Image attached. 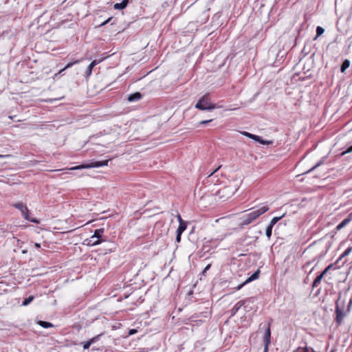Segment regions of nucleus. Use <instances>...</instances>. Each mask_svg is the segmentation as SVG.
I'll list each match as a JSON object with an SVG mask.
<instances>
[{
	"mask_svg": "<svg viewBox=\"0 0 352 352\" xmlns=\"http://www.w3.org/2000/svg\"><path fill=\"white\" fill-rule=\"evenodd\" d=\"M268 210H269L268 206H264L256 210H254V211L247 214L246 215L243 216L241 218V224L242 226H247V225L251 223L253 221H254L256 219H257L261 214L266 212Z\"/></svg>",
	"mask_w": 352,
	"mask_h": 352,
	"instance_id": "1",
	"label": "nucleus"
},
{
	"mask_svg": "<svg viewBox=\"0 0 352 352\" xmlns=\"http://www.w3.org/2000/svg\"><path fill=\"white\" fill-rule=\"evenodd\" d=\"M195 108L199 110L211 111L216 108V105L210 102L208 94L203 96L195 104Z\"/></svg>",
	"mask_w": 352,
	"mask_h": 352,
	"instance_id": "2",
	"label": "nucleus"
},
{
	"mask_svg": "<svg viewBox=\"0 0 352 352\" xmlns=\"http://www.w3.org/2000/svg\"><path fill=\"white\" fill-rule=\"evenodd\" d=\"M15 208L18 209L22 213L24 219L35 223H38L39 221L36 219H31L29 215V210L28 207L23 202L15 203L12 205Z\"/></svg>",
	"mask_w": 352,
	"mask_h": 352,
	"instance_id": "3",
	"label": "nucleus"
},
{
	"mask_svg": "<svg viewBox=\"0 0 352 352\" xmlns=\"http://www.w3.org/2000/svg\"><path fill=\"white\" fill-rule=\"evenodd\" d=\"M109 160L96 161L87 164H82L77 166H74L69 168L71 170H79L82 168H98L101 166H107Z\"/></svg>",
	"mask_w": 352,
	"mask_h": 352,
	"instance_id": "4",
	"label": "nucleus"
},
{
	"mask_svg": "<svg viewBox=\"0 0 352 352\" xmlns=\"http://www.w3.org/2000/svg\"><path fill=\"white\" fill-rule=\"evenodd\" d=\"M248 302H253L252 298L239 301L230 310L231 316H234L242 306H244L245 311H248V306L246 305Z\"/></svg>",
	"mask_w": 352,
	"mask_h": 352,
	"instance_id": "5",
	"label": "nucleus"
},
{
	"mask_svg": "<svg viewBox=\"0 0 352 352\" xmlns=\"http://www.w3.org/2000/svg\"><path fill=\"white\" fill-rule=\"evenodd\" d=\"M241 133L247 138H249L252 139L256 142H258L261 144H267H267H272V141L264 140L262 139L261 137L254 135V134H252V133H250L247 131H242V132H241Z\"/></svg>",
	"mask_w": 352,
	"mask_h": 352,
	"instance_id": "6",
	"label": "nucleus"
},
{
	"mask_svg": "<svg viewBox=\"0 0 352 352\" xmlns=\"http://www.w3.org/2000/svg\"><path fill=\"white\" fill-rule=\"evenodd\" d=\"M335 313H336L335 321H336L337 325L339 326L342 323L346 314L344 311V309L340 308L338 304H336Z\"/></svg>",
	"mask_w": 352,
	"mask_h": 352,
	"instance_id": "7",
	"label": "nucleus"
},
{
	"mask_svg": "<svg viewBox=\"0 0 352 352\" xmlns=\"http://www.w3.org/2000/svg\"><path fill=\"white\" fill-rule=\"evenodd\" d=\"M263 339L265 345L264 352H267L268 350V346L271 342L270 323H269L267 325V327L264 333Z\"/></svg>",
	"mask_w": 352,
	"mask_h": 352,
	"instance_id": "8",
	"label": "nucleus"
},
{
	"mask_svg": "<svg viewBox=\"0 0 352 352\" xmlns=\"http://www.w3.org/2000/svg\"><path fill=\"white\" fill-rule=\"evenodd\" d=\"M102 241H104L103 239H98L97 237H94V235H92L89 239H86L84 241L83 244L89 246H94L100 244Z\"/></svg>",
	"mask_w": 352,
	"mask_h": 352,
	"instance_id": "9",
	"label": "nucleus"
},
{
	"mask_svg": "<svg viewBox=\"0 0 352 352\" xmlns=\"http://www.w3.org/2000/svg\"><path fill=\"white\" fill-rule=\"evenodd\" d=\"M218 194L221 197L228 198L234 194L233 189L229 186L224 187L219 190Z\"/></svg>",
	"mask_w": 352,
	"mask_h": 352,
	"instance_id": "10",
	"label": "nucleus"
},
{
	"mask_svg": "<svg viewBox=\"0 0 352 352\" xmlns=\"http://www.w3.org/2000/svg\"><path fill=\"white\" fill-rule=\"evenodd\" d=\"M259 273H260V272H259V270H257L256 272H255L253 274H252L249 278H248L246 279V280H245L243 283H242V284H241V285H239L236 287H235V289H236V290H239V289H241L243 287V286L244 285H245L246 283H250V282H251V281H252V280H254L257 279V278H258Z\"/></svg>",
	"mask_w": 352,
	"mask_h": 352,
	"instance_id": "11",
	"label": "nucleus"
},
{
	"mask_svg": "<svg viewBox=\"0 0 352 352\" xmlns=\"http://www.w3.org/2000/svg\"><path fill=\"white\" fill-rule=\"evenodd\" d=\"M101 336L102 334H99L86 342H82L81 344L82 345L83 349L85 350L88 349L92 344L98 342L100 340Z\"/></svg>",
	"mask_w": 352,
	"mask_h": 352,
	"instance_id": "12",
	"label": "nucleus"
},
{
	"mask_svg": "<svg viewBox=\"0 0 352 352\" xmlns=\"http://www.w3.org/2000/svg\"><path fill=\"white\" fill-rule=\"evenodd\" d=\"M352 220V212H351L346 218H345L341 223H340L336 228L337 231L341 230Z\"/></svg>",
	"mask_w": 352,
	"mask_h": 352,
	"instance_id": "13",
	"label": "nucleus"
},
{
	"mask_svg": "<svg viewBox=\"0 0 352 352\" xmlns=\"http://www.w3.org/2000/svg\"><path fill=\"white\" fill-rule=\"evenodd\" d=\"M102 60H93L90 64L87 67V72H86V74H87V76H89L91 73H92V70H93V68L96 65H98L99 63H100Z\"/></svg>",
	"mask_w": 352,
	"mask_h": 352,
	"instance_id": "14",
	"label": "nucleus"
},
{
	"mask_svg": "<svg viewBox=\"0 0 352 352\" xmlns=\"http://www.w3.org/2000/svg\"><path fill=\"white\" fill-rule=\"evenodd\" d=\"M142 98V94L140 92H135L130 94L128 96V100L129 102H135L140 100Z\"/></svg>",
	"mask_w": 352,
	"mask_h": 352,
	"instance_id": "15",
	"label": "nucleus"
},
{
	"mask_svg": "<svg viewBox=\"0 0 352 352\" xmlns=\"http://www.w3.org/2000/svg\"><path fill=\"white\" fill-rule=\"evenodd\" d=\"M129 3V0H123L121 3H115L113 6L116 10H122L125 8Z\"/></svg>",
	"mask_w": 352,
	"mask_h": 352,
	"instance_id": "16",
	"label": "nucleus"
},
{
	"mask_svg": "<svg viewBox=\"0 0 352 352\" xmlns=\"http://www.w3.org/2000/svg\"><path fill=\"white\" fill-rule=\"evenodd\" d=\"M104 232V228H100L95 230L94 232V237H97L98 239H102V236Z\"/></svg>",
	"mask_w": 352,
	"mask_h": 352,
	"instance_id": "17",
	"label": "nucleus"
},
{
	"mask_svg": "<svg viewBox=\"0 0 352 352\" xmlns=\"http://www.w3.org/2000/svg\"><path fill=\"white\" fill-rule=\"evenodd\" d=\"M79 62H80V60H75V61H74V62H73V63H68V64H67V65H66L63 69H62L61 70H60V72H59L58 74H56V76H57V75H62L63 72L65 69H68V68L72 67L74 64H76V63H79Z\"/></svg>",
	"mask_w": 352,
	"mask_h": 352,
	"instance_id": "18",
	"label": "nucleus"
},
{
	"mask_svg": "<svg viewBox=\"0 0 352 352\" xmlns=\"http://www.w3.org/2000/svg\"><path fill=\"white\" fill-rule=\"evenodd\" d=\"M187 228V223L186 221L179 223V227L177 228V232L183 233Z\"/></svg>",
	"mask_w": 352,
	"mask_h": 352,
	"instance_id": "19",
	"label": "nucleus"
},
{
	"mask_svg": "<svg viewBox=\"0 0 352 352\" xmlns=\"http://www.w3.org/2000/svg\"><path fill=\"white\" fill-rule=\"evenodd\" d=\"M323 277H324L323 274H320V275H318L314 280L312 287H316L320 284V283L321 282Z\"/></svg>",
	"mask_w": 352,
	"mask_h": 352,
	"instance_id": "20",
	"label": "nucleus"
},
{
	"mask_svg": "<svg viewBox=\"0 0 352 352\" xmlns=\"http://www.w3.org/2000/svg\"><path fill=\"white\" fill-rule=\"evenodd\" d=\"M350 65V61L348 59H346L343 61L342 63L340 71L342 72H344L345 70L349 67Z\"/></svg>",
	"mask_w": 352,
	"mask_h": 352,
	"instance_id": "21",
	"label": "nucleus"
},
{
	"mask_svg": "<svg viewBox=\"0 0 352 352\" xmlns=\"http://www.w3.org/2000/svg\"><path fill=\"white\" fill-rule=\"evenodd\" d=\"M38 324L41 327H42L43 328H45V329L53 327V324L51 322H46V321H43V320H39L38 322Z\"/></svg>",
	"mask_w": 352,
	"mask_h": 352,
	"instance_id": "22",
	"label": "nucleus"
},
{
	"mask_svg": "<svg viewBox=\"0 0 352 352\" xmlns=\"http://www.w3.org/2000/svg\"><path fill=\"white\" fill-rule=\"evenodd\" d=\"M34 298V296H30L28 298H25L24 300L22 302V305L23 306L28 305L30 302H32Z\"/></svg>",
	"mask_w": 352,
	"mask_h": 352,
	"instance_id": "23",
	"label": "nucleus"
},
{
	"mask_svg": "<svg viewBox=\"0 0 352 352\" xmlns=\"http://www.w3.org/2000/svg\"><path fill=\"white\" fill-rule=\"evenodd\" d=\"M295 352H314L313 349L309 347H298Z\"/></svg>",
	"mask_w": 352,
	"mask_h": 352,
	"instance_id": "24",
	"label": "nucleus"
},
{
	"mask_svg": "<svg viewBox=\"0 0 352 352\" xmlns=\"http://www.w3.org/2000/svg\"><path fill=\"white\" fill-rule=\"evenodd\" d=\"M283 216H284V215H282V216H280V217H275L272 218V219L271 220V221H270V223L269 226H272V227H274V225H275V224H276V223L279 220H280V219L283 218Z\"/></svg>",
	"mask_w": 352,
	"mask_h": 352,
	"instance_id": "25",
	"label": "nucleus"
},
{
	"mask_svg": "<svg viewBox=\"0 0 352 352\" xmlns=\"http://www.w3.org/2000/svg\"><path fill=\"white\" fill-rule=\"evenodd\" d=\"M272 228L273 227L270 226H267L266 230H265V234L267 236L268 239H270L272 234Z\"/></svg>",
	"mask_w": 352,
	"mask_h": 352,
	"instance_id": "26",
	"label": "nucleus"
},
{
	"mask_svg": "<svg viewBox=\"0 0 352 352\" xmlns=\"http://www.w3.org/2000/svg\"><path fill=\"white\" fill-rule=\"evenodd\" d=\"M324 32V30L320 27V26H318L317 28H316V36H319L320 35H322Z\"/></svg>",
	"mask_w": 352,
	"mask_h": 352,
	"instance_id": "27",
	"label": "nucleus"
},
{
	"mask_svg": "<svg viewBox=\"0 0 352 352\" xmlns=\"http://www.w3.org/2000/svg\"><path fill=\"white\" fill-rule=\"evenodd\" d=\"M352 250V248L351 247H349L342 254H341V257H345L346 256H348L351 252Z\"/></svg>",
	"mask_w": 352,
	"mask_h": 352,
	"instance_id": "28",
	"label": "nucleus"
},
{
	"mask_svg": "<svg viewBox=\"0 0 352 352\" xmlns=\"http://www.w3.org/2000/svg\"><path fill=\"white\" fill-rule=\"evenodd\" d=\"M332 267H333V265H332V264H331V265H328V266H327V267L324 270V271L321 273V274H323V276H324L327 273V272H328L330 269H331V268H332Z\"/></svg>",
	"mask_w": 352,
	"mask_h": 352,
	"instance_id": "29",
	"label": "nucleus"
},
{
	"mask_svg": "<svg viewBox=\"0 0 352 352\" xmlns=\"http://www.w3.org/2000/svg\"><path fill=\"white\" fill-rule=\"evenodd\" d=\"M322 164V161H320L318 163H317L314 166H313L310 170H309L307 172H311L316 169L318 166H320Z\"/></svg>",
	"mask_w": 352,
	"mask_h": 352,
	"instance_id": "30",
	"label": "nucleus"
},
{
	"mask_svg": "<svg viewBox=\"0 0 352 352\" xmlns=\"http://www.w3.org/2000/svg\"><path fill=\"white\" fill-rule=\"evenodd\" d=\"M352 152V145L346 148V150L342 152V155Z\"/></svg>",
	"mask_w": 352,
	"mask_h": 352,
	"instance_id": "31",
	"label": "nucleus"
},
{
	"mask_svg": "<svg viewBox=\"0 0 352 352\" xmlns=\"http://www.w3.org/2000/svg\"><path fill=\"white\" fill-rule=\"evenodd\" d=\"M212 120H202L199 122V124L201 125H205L209 122H210Z\"/></svg>",
	"mask_w": 352,
	"mask_h": 352,
	"instance_id": "32",
	"label": "nucleus"
},
{
	"mask_svg": "<svg viewBox=\"0 0 352 352\" xmlns=\"http://www.w3.org/2000/svg\"><path fill=\"white\" fill-rule=\"evenodd\" d=\"M182 233H179V232H177V236H176V241L177 242H180L181 241V235H182Z\"/></svg>",
	"mask_w": 352,
	"mask_h": 352,
	"instance_id": "33",
	"label": "nucleus"
},
{
	"mask_svg": "<svg viewBox=\"0 0 352 352\" xmlns=\"http://www.w3.org/2000/svg\"><path fill=\"white\" fill-rule=\"evenodd\" d=\"M177 220H178V221H179V223H183V222H184V221H184V220L182 219V217H181V215H180V214H177Z\"/></svg>",
	"mask_w": 352,
	"mask_h": 352,
	"instance_id": "34",
	"label": "nucleus"
},
{
	"mask_svg": "<svg viewBox=\"0 0 352 352\" xmlns=\"http://www.w3.org/2000/svg\"><path fill=\"white\" fill-rule=\"evenodd\" d=\"M136 332H137L136 329H131L129 331V335H133V334L135 333Z\"/></svg>",
	"mask_w": 352,
	"mask_h": 352,
	"instance_id": "35",
	"label": "nucleus"
},
{
	"mask_svg": "<svg viewBox=\"0 0 352 352\" xmlns=\"http://www.w3.org/2000/svg\"><path fill=\"white\" fill-rule=\"evenodd\" d=\"M210 267V265H208L204 270L203 273H205L207 270H208Z\"/></svg>",
	"mask_w": 352,
	"mask_h": 352,
	"instance_id": "36",
	"label": "nucleus"
},
{
	"mask_svg": "<svg viewBox=\"0 0 352 352\" xmlns=\"http://www.w3.org/2000/svg\"><path fill=\"white\" fill-rule=\"evenodd\" d=\"M110 20H111V18H109L107 20H106L105 21H104V22L101 24V25H106L107 23H109V21H110Z\"/></svg>",
	"mask_w": 352,
	"mask_h": 352,
	"instance_id": "37",
	"label": "nucleus"
},
{
	"mask_svg": "<svg viewBox=\"0 0 352 352\" xmlns=\"http://www.w3.org/2000/svg\"><path fill=\"white\" fill-rule=\"evenodd\" d=\"M220 168V166H219L217 168H216L214 170L212 171L209 176H211L212 175H213L219 168Z\"/></svg>",
	"mask_w": 352,
	"mask_h": 352,
	"instance_id": "38",
	"label": "nucleus"
},
{
	"mask_svg": "<svg viewBox=\"0 0 352 352\" xmlns=\"http://www.w3.org/2000/svg\"><path fill=\"white\" fill-rule=\"evenodd\" d=\"M10 157L9 155H0V158H4V157Z\"/></svg>",
	"mask_w": 352,
	"mask_h": 352,
	"instance_id": "39",
	"label": "nucleus"
},
{
	"mask_svg": "<svg viewBox=\"0 0 352 352\" xmlns=\"http://www.w3.org/2000/svg\"><path fill=\"white\" fill-rule=\"evenodd\" d=\"M34 246H35L36 248H39L41 247V245H40L39 243H36L34 244Z\"/></svg>",
	"mask_w": 352,
	"mask_h": 352,
	"instance_id": "40",
	"label": "nucleus"
},
{
	"mask_svg": "<svg viewBox=\"0 0 352 352\" xmlns=\"http://www.w3.org/2000/svg\"><path fill=\"white\" fill-rule=\"evenodd\" d=\"M344 257H341V255L340 256V257L338 258V259L337 260V263L339 262L340 260H342Z\"/></svg>",
	"mask_w": 352,
	"mask_h": 352,
	"instance_id": "41",
	"label": "nucleus"
},
{
	"mask_svg": "<svg viewBox=\"0 0 352 352\" xmlns=\"http://www.w3.org/2000/svg\"><path fill=\"white\" fill-rule=\"evenodd\" d=\"M99 350L98 349H95V348H92L91 351H98Z\"/></svg>",
	"mask_w": 352,
	"mask_h": 352,
	"instance_id": "42",
	"label": "nucleus"
},
{
	"mask_svg": "<svg viewBox=\"0 0 352 352\" xmlns=\"http://www.w3.org/2000/svg\"><path fill=\"white\" fill-rule=\"evenodd\" d=\"M331 352H335L334 350H331Z\"/></svg>",
	"mask_w": 352,
	"mask_h": 352,
	"instance_id": "43",
	"label": "nucleus"
}]
</instances>
